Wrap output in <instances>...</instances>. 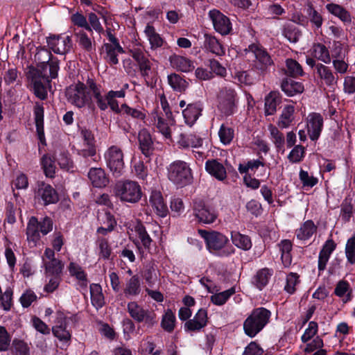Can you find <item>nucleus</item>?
I'll return each mask as SVG.
<instances>
[{
	"instance_id": "f257e3e1",
	"label": "nucleus",
	"mask_w": 355,
	"mask_h": 355,
	"mask_svg": "<svg viewBox=\"0 0 355 355\" xmlns=\"http://www.w3.org/2000/svg\"><path fill=\"white\" fill-rule=\"evenodd\" d=\"M198 234L205 240L207 250L219 257H228L234 252L228 238L216 231L198 230Z\"/></svg>"
},
{
	"instance_id": "f03ea898",
	"label": "nucleus",
	"mask_w": 355,
	"mask_h": 355,
	"mask_svg": "<svg viewBox=\"0 0 355 355\" xmlns=\"http://www.w3.org/2000/svg\"><path fill=\"white\" fill-rule=\"evenodd\" d=\"M89 85L92 89V95L96 100V105L101 110L104 111L110 107L113 112L119 111V105L116 98H124L125 96V89H122L119 91L111 90L106 95L103 96L100 86L97 85L94 81L89 82Z\"/></svg>"
},
{
	"instance_id": "7ed1b4c3",
	"label": "nucleus",
	"mask_w": 355,
	"mask_h": 355,
	"mask_svg": "<svg viewBox=\"0 0 355 355\" xmlns=\"http://www.w3.org/2000/svg\"><path fill=\"white\" fill-rule=\"evenodd\" d=\"M94 81L88 79L86 84L78 82L69 86L66 89V97L69 103L78 108H83L88 105L92 99V89L89 82Z\"/></svg>"
},
{
	"instance_id": "20e7f679",
	"label": "nucleus",
	"mask_w": 355,
	"mask_h": 355,
	"mask_svg": "<svg viewBox=\"0 0 355 355\" xmlns=\"http://www.w3.org/2000/svg\"><path fill=\"white\" fill-rule=\"evenodd\" d=\"M53 230V221L49 217L40 221L35 216L30 218L26 227L27 241L30 247H35L40 240V233L46 235Z\"/></svg>"
},
{
	"instance_id": "39448f33",
	"label": "nucleus",
	"mask_w": 355,
	"mask_h": 355,
	"mask_svg": "<svg viewBox=\"0 0 355 355\" xmlns=\"http://www.w3.org/2000/svg\"><path fill=\"white\" fill-rule=\"evenodd\" d=\"M271 313L263 307L254 309L243 323V329L246 335L253 338L267 324Z\"/></svg>"
},
{
	"instance_id": "423d86ee",
	"label": "nucleus",
	"mask_w": 355,
	"mask_h": 355,
	"mask_svg": "<svg viewBox=\"0 0 355 355\" xmlns=\"http://www.w3.org/2000/svg\"><path fill=\"white\" fill-rule=\"evenodd\" d=\"M114 193L121 202L131 204L138 202L143 196L139 184L130 180L118 182L114 187Z\"/></svg>"
},
{
	"instance_id": "0eeeda50",
	"label": "nucleus",
	"mask_w": 355,
	"mask_h": 355,
	"mask_svg": "<svg viewBox=\"0 0 355 355\" xmlns=\"http://www.w3.org/2000/svg\"><path fill=\"white\" fill-rule=\"evenodd\" d=\"M168 178L178 187H183L191 183L192 171L189 165L180 160L172 162L167 168Z\"/></svg>"
},
{
	"instance_id": "6e6552de",
	"label": "nucleus",
	"mask_w": 355,
	"mask_h": 355,
	"mask_svg": "<svg viewBox=\"0 0 355 355\" xmlns=\"http://www.w3.org/2000/svg\"><path fill=\"white\" fill-rule=\"evenodd\" d=\"M104 158L106 165L113 175L119 177L124 170L123 153L116 146H112L105 152Z\"/></svg>"
},
{
	"instance_id": "1a4fd4ad",
	"label": "nucleus",
	"mask_w": 355,
	"mask_h": 355,
	"mask_svg": "<svg viewBox=\"0 0 355 355\" xmlns=\"http://www.w3.org/2000/svg\"><path fill=\"white\" fill-rule=\"evenodd\" d=\"M127 309L130 317L137 322H144L148 327H152L157 323L155 313L135 301L128 302Z\"/></svg>"
},
{
	"instance_id": "9d476101",
	"label": "nucleus",
	"mask_w": 355,
	"mask_h": 355,
	"mask_svg": "<svg viewBox=\"0 0 355 355\" xmlns=\"http://www.w3.org/2000/svg\"><path fill=\"white\" fill-rule=\"evenodd\" d=\"M34 198L39 203L48 205L56 203L58 201V195L56 191L44 182H38L34 191Z\"/></svg>"
},
{
	"instance_id": "9b49d317",
	"label": "nucleus",
	"mask_w": 355,
	"mask_h": 355,
	"mask_svg": "<svg viewBox=\"0 0 355 355\" xmlns=\"http://www.w3.org/2000/svg\"><path fill=\"white\" fill-rule=\"evenodd\" d=\"M248 51L254 55L255 58L254 67L263 73L266 71L273 61L268 52L257 44H252L248 46Z\"/></svg>"
},
{
	"instance_id": "f8f14e48",
	"label": "nucleus",
	"mask_w": 355,
	"mask_h": 355,
	"mask_svg": "<svg viewBox=\"0 0 355 355\" xmlns=\"http://www.w3.org/2000/svg\"><path fill=\"white\" fill-rule=\"evenodd\" d=\"M235 91L232 88H223L218 94V109L225 115L234 114L235 106Z\"/></svg>"
},
{
	"instance_id": "ddd939ff",
	"label": "nucleus",
	"mask_w": 355,
	"mask_h": 355,
	"mask_svg": "<svg viewBox=\"0 0 355 355\" xmlns=\"http://www.w3.org/2000/svg\"><path fill=\"white\" fill-rule=\"evenodd\" d=\"M208 15L216 32L222 35H227L231 32L232 27L230 19L220 10H211Z\"/></svg>"
},
{
	"instance_id": "4468645a",
	"label": "nucleus",
	"mask_w": 355,
	"mask_h": 355,
	"mask_svg": "<svg viewBox=\"0 0 355 355\" xmlns=\"http://www.w3.org/2000/svg\"><path fill=\"white\" fill-rule=\"evenodd\" d=\"M193 214L198 221L203 224H211L218 217V214L214 208L201 201L194 202Z\"/></svg>"
},
{
	"instance_id": "2eb2a0df",
	"label": "nucleus",
	"mask_w": 355,
	"mask_h": 355,
	"mask_svg": "<svg viewBox=\"0 0 355 355\" xmlns=\"http://www.w3.org/2000/svg\"><path fill=\"white\" fill-rule=\"evenodd\" d=\"M73 317H67L62 311L56 313L55 324L52 327V331L60 341L68 342L70 340L71 334L67 330V324L68 320H72Z\"/></svg>"
},
{
	"instance_id": "dca6fc26",
	"label": "nucleus",
	"mask_w": 355,
	"mask_h": 355,
	"mask_svg": "<svg viewBox=\"0 0 355 355\" xmlns=\"http://www.w3.org/2000/svg\"><path fill=\"white\" fill-rule=\"evenodd\" d=\"M323 117L319 113H310L306 117V131L312 141H316L320 136L323 128Z\"/></svg>"
},
{
	"instance_id": "f3484780",
	"label": "nucleus",
	"mask_w": 355,
	"mask_h": 355,
	"mask_svg": "<svg viewBox=\"0 0 355 355\" xmlns=\"http://www.w3.org/2000/svg\"><path fill=\"white\" fill-rule=\"evenodd\" d=\"M156 127L157 131L161 133L166 139H171V128L175 123L173 119H164L161 116L157 111H153L150 114V123Z\"/></svg>"
},
{
	"instance_id": "a211bd4d",
	"label": "nucleus",
	"mask_w": 355,
	"mask_h": 355,
	"mask_svg": "<svg viewBox=\"0 0 355 355\" xmlns=\"http://www.w3.org/2000/svg\"><path fill=\"white\" fill-rule=\"evenodd\" d=\"M47 44L55 53L64 55L67 53L71 46V40L69 36H50L46 39Z\"/></svg>"
},
{
	"instance_id": "6ab92c4d",
	"label": "nucleus",
	"mask_w": 355,
	"mask_h": 355,
	"mask_svg": "<svg viewBox=\"0 0 355 355\" xmlns=\"http://www.w3.org/2000/svg\"><path fill=\"white\" fill-rule=\"evenodd\" d=\"M142 280L138 275L128 277L123 283V293L128 299L135 297L141 292Z\"/></svg>"
},
{
	"instance_id": "aec40b11",
	"label": "nucleus",
	"mask_w": 355,
	"mask_h": 355,
	"mask_svg": "<svg viewBox=\"0 0 355 355\" xmlns=\"http://www.w3.org/2000/svg\"><path fill=\"white\" fill-rule=\"evenodd\" d=\"M203 109L202 103L196 101L189 103L182 110V116L187 125L191 127L201 115Z\"/></svg>"
},
{
	"instance_id": "412c9836",
	"label": "nucleus",
	"mask_w": 355,
	"mask_h": 355,
	"mask_svg": "<svg viewBox=\"0 0 355 355\" xmlns=\"http://www.w3.org/2000/svg\"><path fill=\"white\" fill-rule=\"evenodd\" d=\"M80 134L84 139L86 147L78 150V154L84 157L95 155L96 148L94 146V137L92 131L86 128H83L81 129Z\"/></svg>"
},
{
	"instance_id": "4be33fe9",
	"label": "nucleus",
	"mask_w": 355,
	"mask_h": 355,
	"mask_svg": "<svg viewBox=\"0 0 355 355\" xmlns=\"http://www.w3.org/2000/svg\"><path fill=\"white\" fill-rule=\"evenodd\" d=\"M169 61L174 69L183 73L191 72L195 69L193 61L182 55H173Z\"/></svg>"
},
{
	"instance_id": "5701e85b",
	"label": "nucleus",
	"mask_w": 355,
	"mask_h": 355,
	"mask_svg": "<svg viewBox=\"0 0 355 355\" xmlns=\"http://www.w3.org/2000/svg\"><path fill=\"white\" fill-rule=\"evenodd\" d=\"M33 89L35 95L40 100H44L47 97V89L51 87V80L49 77H35L32 80Z\"/></svg>"
},
{
	"instance_id": "b1692460",
	"label": "nucleus",
	"mask_w": 355,
	"mask_h": 355,
	"mask_svg": "<svg viewBox=\"0 0 355 355\" xmlns=\"http://www.w3.org/2000/svg\"><path fill=\"white\" fill-rule=\"evenodd\" d=\"M103 56L105 60L110 64H116L119 62L118 55L123 53V48L119 44L105 43L103 45Z\"/></svg>"
},
{
	"instance_id": "393cba45",
	"label": "nucleus",
	"mask_w": 355,
	"mask_h": 355,
	"mask_svg": "<svg viewBox=\"0 0 355 355\" xmlns=\"http://www.w3.org/2000/svg\"><path fill=\"white\" fill-rule=\"evenodd\" d=\"M178 144L180 148L183 149L199 148L202 145V139L196 134L182 133L180 135Z\"/></svg>"
},
{
	"instance_id": "a878e982",
	"label": "nucleus",
	"mask_w": 355,
	"mask_h": 355,
	"mask_svg": "<svg viewBox=\"0 0 355 355\" xmlns=\"http://www.w3.org/2000/svg\"><path fill=\"white\" fill-rule=\"evenodd\" d=\"M87 177L94 187L102 188L105 187L109 182L104 170L101 168H91L88 172Z\"/></svg>"
},
{
	"instance_id": "bb28decb",
	"label": "nucleus",
	"mask_w": 355,
	"mask_h": 355,
	"mask_svg": "<svg viewBox=\"0 0 355 355\" xmlns=\"http://www.w3.org/2000/svg\"><path fill=\"white\" fill-rule=\"evenodd\" d=\"M310 55L324 64L331 61L330 53L327 47L321 43H314L309 50Z\"/></svg>"
},
{
	"instance_id": "cd10ccee",
	"label": "nucleus",
	"mask_w": 355,
	"mask_h": 355,
	"mask_svg": "<svg viewBox=\"0 0 355 355\" xmlns=\"http://www.w3.org/2000/svg\"><path fill=\"white\" fill-rule=\"evenodd\" d=\"M150 204L159 216L165 217L167 215L168 208L160 192L154 191L151 193Z\"/></svg>"
},
{
	"instance_id": "c85d7f7f",
	"label": "nucleus",
	"mask_w": 355,
	"mask_h": 355,
	"mask_svg": "<svg viewBox=\"0 0 355 355\" xmlns=\"http://www.w3.org/2000/svg\"><path fill=\"white\" fill-rule=\"evenodd\" d=\"M206 171L218 180H223L227 175L224 166L215 159L208 160L205 163Z\"/></svg>"
},
{
	"instance_id": "c756f323",
	"label": "nucleus",
	"mask_w": 355,
	"mask_h": 355,
	"mask_svg": "<svg viewBox=\"0 0 355 355\" xmlns=\"http://www.w3.org/2000/svg\"><path fill=\"white\" fill-rule=\"evenodd\" d=\"M281 87L282 91L289 96H295L303 92L304 88L302 83L297 82L291 78H285L282 80Z\"/></svg>"
},
{
	"instance_id": "7c9ffc66",
	"label": "nucleus",
	"mask_w": 355,
	"mask_h": 355,
	"mask_svg": "<svg viewBox=\"0 0 355 355\" xmlns=\"http://www.w3.org/2000/svg\"><path fill=\"white\" fill-rule=\"evenodd\" d=\"M76 42L88 55H91L96 51L95 42L83 31L76 33Z\"/></svg>"
},
{
	"instance_id": "2f4dec72",
	"label": "nucleus",
	"mask_w": 355,
	"mask_h": 355,
	"mask_svg": "<svg viewBox=\"0 0 355 355\" xmlns=\"http://www.w3.org/2000/svg\"><path fill=\"white\" fill-rule=\"evenodd\" d=\"M69 274L78 282L80 286L85 288L87 285V274L84 269L77 263L71 261L68 266Z\"/></svg>"
},
{
	"instance_id": "473e14b6",
	"label": "nucleus",
	"mask_w": 355,
	"mask_h": 355,
	"mask_svg": "<svg viewBox=\"0 0 355 355\" xmlns=\"http://www.w3.org/2000/svg\"><path fill=\"white\" fill-rule=\"evenodd\" d=\"M282 35L290 42H297L301 37V32L293 22H286L282 28Z\"/></svg>"
},
{
	"instance_id": "72a5a7b5",
	"label": "nucleus",
	"mask_w": 355,
	"mask_h": 355,
	"mask_svg": "<svg viewBox=\"0 0 355 355\" xmlns=\"http://www.w3.org/2000/svg\"><path fill=\"white\" fill-rule=\"evenodd\" d=\"M204 46L207 51H210L214 54H216V55L220 56L224 55L225 53L223 46L216 38V37L213 35L209 34L205 35Z\"/></svg>"
},
{
	"instance_id": "f704fd0d",
	"label": "nucleus",
	"mask_w": 355,
	"mask_h": 355,
	"mask_svg": "<svg viewBox=\"0 0 355 355\" xmlns=\"http://www.w3.org/2000/svg\"><path fill=\"white\" fill-rule=\"evenodd\" d=\"M317 227L311 220L305 221L296 230V236L300 240H308L316 232Z\"/></svg>"
},
{
	"instance_id": "c9c22d12",
	"label": "nucleus",
	"mask_w": 355,
	"mask_h": 355,
	"mask_svg": "<svg viewBox=\"0 0 355 355\" xmlns=\"http://www.w3.org/2000/svg\"><path fill=\"white\" fill-rule=\"evenodd\" d=\"M138 139L141 152L146 156H148L153 150V140L149 132L146 129L140 130Z\"/></svg>"
},
{
	"instance_id": "e433bc0d",
	"label": "nucleus",
	"mask_w": 355,
	"mask_h": 355,
	"mask_svg": "<svg viewBox=\"0 0 355 355\" xmlns=\"http://www.w3.org/2000/svg\"><path fill=\"white\" fill-rule=\"evenodd\" d=\"M316 71L319 77L324 80L327 85L333 86L336 84L337 79L328 67L322 63H318L316 65Z\"/></svg>"
},
{
	"instance_id": "4c0bfd02",
	"label": "nucleus",
	"mask_w": 355,
	"mask_h": 355,
	"mask_svg": "<svg viewBox=\"0 0 355 355\" xmlns=\"http://www.w3.org/2000/svg\"><path fill=\"white\" fill-rule=\"evenodd\" d=\"M144 34L146 36L148 40L150 42L151 49H157L162 46L163 39L161 37L159 33H157L155 28L148 24L144 28Z\"/></svg>"
},
{
	"instance_id": "58836bf2",
	"label": "nucleus",
	"mask_w": 355,
	"mask_h": 355,
	"mask_svg": "<svg viewBox=\"0 0 355 355\" xmlns=\"http://www.w3.org/2000/svg\"><path fill=\"white\" fill-rule=\"evenodd\" d=\"M90 295L92 305L96 309L102 308L105 304V300L101 286L98 284H92L90 285Z\"/></svg>"
},
{
	"instance_id": "ea45409f",
	"label": "nucleus",
	"mask_w": 355,
	"mask_h": 355,
	"mask_svg": "<svg viewBox=\"0 0 355 355\" xmlns=\"http://www.w3.org/2000/svg\"><path fill=\"white\" fill-rule=\"evenodd\" d=\"M231 239L233 244L240 249L246 251L252 248V241L248 236L234 231L231 232Z\"/></svg>"
},
{
	"instance_id": "a19ab883",
	"label": "nucleus",
	"mask_w": 355,
	"mask_h": 355,
	"mask_svg": "<svg viewBox=\"0 0 355 355\" xmlns=\"http://www.w3.org/2000/svg\"><path fill=\"white\" fill-rule=\"evenodd\" d=\"M270 132V139L275 144L278 151L284 152L285 138L284 135L278 130V128L270 124L268 126Z\"/></svg>"
},
{
	"instance_id": "79ce46f5",
	"label": "nucleus",
	"mask_w": 355,
	"mask_h": 355,
	"mask_svg": "<svg viewBox=\"0 0 355 355\" xmlns=\"http://www.w3.org/2000/svg\"><path fill=\"white\" fill-rule=\"evenodd\" d=\"M285 73L291 77L302 76L304 73L301 64L295 60L288 58L285 61Z\"/></svg>"
},
{
	"instance_id": "37998d69",
	"label": "nucleus",
	"mask_w": 355,
	"mask_h": 355,
	"mask_svg": "<svg viewBox=\"0 0 355 355\" xmlns=\"http://www.w3.org/2000/svg\"><path fill=\"white\" fill-rule=\"evenodd\" d=\"M272 275V270L266 268H262L254 275L253 278V283L259 290H261L267 285Z\"/></svg>"
},
{
	"instance_id": "c03bdc74",
	"label": "nucleus",
	"mask_w": 355,
	"mask_h": 355,
	"mask_svg": "<svg viewBox=\"0 0 355 355\" xmlns=\"http://www.w3.org/2000/svg\"><path fill=\"white\" fill-rule=\"evenodd\" d=\"M167 79L168 85L175 92H182L188 87V83L179 74L175 73L169 74Z\"/></svg>"
},
{
	"instance_id": "a18cd8bd",
	"label": "nucleus",
	"mask_w": 355,
	"mask_h": 355,
	"mask_svg": "<svg viewBox=\"0 0 355 355\" xmlns=\"http://www.w3.org/2000/svg\"><path fill=\"white\" fill-rule=\"evenodd\" d=\"M43 264L46 276H60L63 268L62 262L58 259L46 261L43 258Z\"/></svg>"
},
{
	"instance_id": "49530a36",
	"label": "nucleus",
	"mask_w": 355,
	"mask_h": 355,
	"mask_svg": "<svg viewBox=\"0 0 355 355\" xmlns=\"http://www.w3.org/2000/svg\"><path fill=\"white\" fill-rule=\"evenodd\" d=\"M327 10L333 15L338 17L344 22H350L351 16L348 11L343 7L335 3H328L326 6Z\"/></svg>"
},
{
	"instance_id": "de8ad7c7",
	"label": "nucleus",
	"mask_w": 355,
	"mask_h": 355,
	"mask_svg": "<svg viewBox=\"0 0 355 355\" xmlns=\"http://www.w3.org/2000/svg\"><path fill=\"white\" fill-rule=\"evenodd\" d=\"M294 107L288 105L284 107L278 121V125L282 128H288L293 120Z\"/></svg>"
},
{
	"instance_id": "09e8293b",
	"label": "nucleus",
	"mask_w": 355,
	"mask_h": 355,
	"mask_svg": "<svg viewBox=\"0 0 355 355\" xmlns=\"http://www.w3.org/2000/svg\"><path fill=\"white\" fill-rule=\"evenodd\" d=\"M282 252V261L284 267H288L292 261L291 251L292 250V243L289 240H284L279 245Z\"/></svg>"
},
{
	"instance_id": "8fccbe9b",
	"label": "nucleus",
	"mask_w": 355,
	"mask_h": 355,
	"mask_svg": "<svg viewBox=\"0 0 355 355\" xmlns=\"http://www.w3.org/2000/svg\"><path fill=\"white\" fill-rule=\"evenodd\" d=\"M119 111L115 112L117 114H121L128 116H131L132 119L144 120L146 114L142 110L131 107L127 104H123L119 107Z\"/></svg>"
},
{
	"instance_id": "3c124183",
	"label": "nucleus",
	"mask_w": 355,
	"mask_h": 355,
	"mask_svg": "<svg viewBox=\"0 0 355 355\" xmlns=\"http://www.w3.org/2000/svg\"><path fill=\"white\" fill-rule=\"evenodd\" d=\"M41 165L44 174L47 178H53L55 173V164L54 159L49 155H44L41 159Z\"/></svg>"
},
{
	"instance_id": "603ef678",
	"label": "nucleus",
	"mask_w": 355,
	"mask_h": 355,
	"mask_svg": "<svg viewBox=\"0 0 355 355\" xmlns=\"http://www.w3.org/2000/svg\"><path fill=\"white\" fill-rule=\"evenodd\" d=\"M334 293L338 297H345L344 302H347L352 299V289L349 283L346 281H340L335 288Z\"/></svg>"
},
{
	"instance_id": "864d4df0",
	"label": "nucleus",
	"mask_w": 355,
	"mask_h": 355,
	"mask_svg": "<svg viewBox=\"0 0 355 355\" xmlns=\"http://www.w3.org/2000/svg\"><path fill=\"white\" fill-rule=\"evenodd\" d=\"M299 179L302 184V188L306 190L313 188L318 182V178L302 169L300 171Z\"/></svg>"
},
{
	"instance_id": "5fc2aeb1",
	"label": "nucleus",
	"mask_w": 355,
	"mask_h": 355,
	"mask_svg": "<svg viewBox=\"0 0 355 355\" xmlns=\"http://www.w3.org/2000/svg\"><path fill=\"white\" fill-rule=\"evenodd\" d=\"M175 315L171 309H167L162 315L161 327L168 332L173 331L175 325Z\"/></svg>"
},
{
	"instance_id": "6e6d98bb",
	"label": "nucleus",
	"mask_w": 355,
	"mask_h": 355,
	"mask_svg": "<svg viewBox=\"0 0 355 355\" xmlns=\"http://www.w3.org/2000/svg\"><path fill=\"white\" fill-rule=\"evenodd\" d=\"M300 276L296 272H290L286 275L284 290L292 295L296 291V286L300 284Z\"/></svg>"
},
{
	"instance_id": "4d7b16f0",
	"label": "nucleus",
	"mask_w": 355,
	"mask_h": 355,
	"mask_svg": "<svg viewBox=\"0 0 355 355\" xmlns=\"http://www.w3.org/2000/svg\"><path fill=\"white\" fill-rule=\"evenodd\" d=\"M279 100L275 93H270L265 98V112L266 115H272L276 112Z\"/></svg>"
},
{
	"instance_id": "13d9d810",
	"label": "nucleus",
	"mask_w": 355,
	"mask_h": 355,
	"mask_svg": "<svg viewBox=\"0 0 355 355\" xmlns=\"http://www.w3.org/2000/svg\"><path fill=\"white\" fill-rule=\"evenodd\" d=\"M235 293V289L231 288L223 292L215 293L211 296V301L213 304L221 306Z\"/></svg>"
},
{
	"instance_id": "bf43d9fd",
	"label": "nucleus",
	"mask_w": 355,
	"mask_h": 355,
	"mask_svg": "<svg viewBox=\"0 0 355 355\" xmlns=\"http://www.w3.org/2000/svg\"><path fill=\"white\" fill-rule=\"evenodd\" d=\"M34 116L37 131L39 135L43 132L44 127V107L39 103H36L34 107Z\"/></svg>"
},
{
	"instance_id": "052dcab7",
	"label": "nucleus",
	"mask_w": 355,
	"mask_h": 355,
	"mask_svg": "<svg viewBox=\"0 0 355 355\" xmlns=\"http://www.w3.org/2000/svg\"><path fill=\"white\" fill-rule=\"evenodd\" d=\"M218 136L221 143L224 145L230 144L234 138V130L222 124L218 131Z\"/></svg>"
},
{
	"instance_id": "680f3d73",
	"label": "nucleus",
	"mask_w": 355,
	"mask_h": 355,
	"mask_svg": "<svg viewBox=\"0 0 355 355\" xmlns=\"http://www.w3.org/2000/svg\"><path fill=\"white\" fill-rule=\"evenodd\" d=\"M135 232L144 247L149 248L152 239L147 233L146 228L141 224H138L135 226Z\"/></svg>"
},
{
	"instance_id": "e2e57ef3",
	"label": "nucleus",
	"mask_w": 355,
	"mask_h": 355,
	"mask_svg": "<svg viewBox=\"0 0 355 355\" xmlns=\"http://www.w3.org/2000/svg\"><path fill=\"white\" fill-rule=\"evenodd\" d=\"M58 163L60 167L67 171H73L75 166L73 161L71 159L68 154L60 153L58 157Z\"/></svg>"
},
{
	"instance_id": "0e129e2a",
	"label": "nucleus",
	"mask_w": 355,
	"mask_h": 355,
	"mask_svg": "<svg viewBox=\"0 0 355 355\" xmlns=\"http://www.w3.org/2000/svg\"><path fill=\"white\" fill-rule=\"evenodd\" d=\"M307 13L311 23L315 26V29L320 28L323 23V19L321 14L315 10L312 6L309 7Z\"/></svg>"
},
{
	"instance_id": "69168bd1",
	"label": "nucleus",
	"mask_w": 355,
	"mask_h": 355,
	"mask_svg": "<svg viewBox=\"0 0 355 355\" xmlns=\"http://www.w3.org/2000/svg\"><path fill=\"white\" fill-rule=\"evenodd\" d=\"M13 355H30V349L27 343L22 340H15L12 343Z\"/></svg>"
},
{
	"instance_id": "338daca9",
	"label": "nucleus",
	"mask_w": 355,
	"mask_h": 355,
	"mask_svg": "<svg viewBox=\"0 0 355 355\" xmlns=\"http://www.w3.org/2000/svg\"><path fill=\"white\" fill-rule=\"evenodd\" d=\"M345 256L349 263L354 264L355 263V236L349 239L347 241Z\"/></svg>"
},
{
	"instance_id": "774afa93",
	"label": "nucleus",
	"mask_w": 355,
	"mask_h": 355,
	"mask_svg": "<svg viewBox=\"0 0 355 355\" xmlns=\"http://www.w3.org/2000/svg\"><path fill=\"white\" fill-rule=\"evenodd\" d=\"M318 330V323L315 321H311L301 337L302 343H306L310 340L317 334Z\"/></svg>"
}]
</instances>
